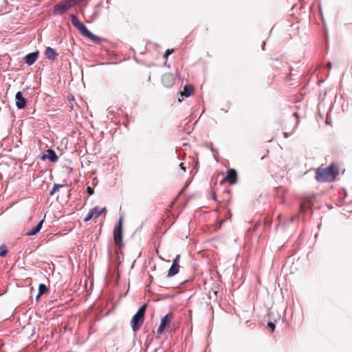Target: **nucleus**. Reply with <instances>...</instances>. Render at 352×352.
<instances>
[{"label":"nucleus","mask_w":352,"mask_h":352,"mask_svg":"<svg viewBox=\"0 0 352 352\" xmlns=\"http://www.w3.org/2000/svg\"><path fill=\"white\" fill-rule=\"evenodd\" d=\"M146 309V305H144L138 309L136 314L133 316L132 320L131 321V325L134 332L138 331L141 328L144 322Z\"/></svg>","instance_id":"3"},{"label":"nucleus","mask_w":352,"mask_h":352,"mask_svg":"<svg viewBox=\"0 0 352 352\" xmlns=\"http://www.w3.org/2000/svg\"><path fill=\"white\" fill-rule=\"evenodd\" d=\"M105 210H106L105 208H100L96 206L94 208L91 209L90 210V212L93 213L94 219H96V218H98L100 215V214H102Z\"/></svg>","instance_id":"16"},{"label":"nucleus","mask_w":352,"mask_h":352,"mask_svg":"<svg viewBox=\"0 0 352 352\" xmlns=\"http://www.w3.org/2000/svg\"><path fill=\"white\" fill-rule=\"evenodd\" d=\"M38 52H34L27 54L25 57V62L28 65H32L37 60Z\"/></svg>","instance_id":"11"},{"label":"nucleus","mask_w":352,"mask_h":352,"mask_svg":"<svg viewBox=\"0 0 352 352\" xmlns=\"http://www.w3.org/2000/svg\"><path fill=\"white\" fill-rule=\"evenodd\" d=\"M45 55L50 60L53 61L57 57L58 54L56 53V52L54 49H53L50 47H47L45 49Z\"/></svg>","instance_id":"12"},{"label":"nucleus","mask_w":352,"mask_h":352,"mask_svg":"<svg viewBox=\"0 0 352 352\" xmlns=\"http://www.w3.org/2000/svg\"><path fill=\"white\" fill-rule=\"evenodd\" d=\"M294 218H296V217H292V218H291V221H293V219H294Z\"/></svg>","instance_id":"30"},{"label":"nucleus","mask_w":352,"mask_h":352,"mask_svg":"<svg viewBox=\"0 0 352 352\" xmlns=\"http://www.w3.org/2000/svg\"><path fill=\"white\" fill-rule=\"evenodd\" d=\"M162 82L165 87H169L175 83V78L172 74H166L162 76Z\"/></svg>","instance_id":"9"},{"label":"nucleus","mask_w":352,"mask_h":352,"mask_svg":"<svg viewBox=\"0 0 352 352\" xmlns=\"http://www.w3.org/2000/svg\"><path fill=\"white\" fill-rule=\"evenodd\" d=\"M172 318V313H168L161 319L160 324L157 330L158 334L162 333L165 329L169 327Z\"/></svg>","instance_id":"5"},{"label":"nucleus","mask_w":352,"mask_h":352,"mask_svg":"<svg viewBox=\"0 0 352 352\" xmlns=\"http://www.w3.org/2000/svg\"><path fill=\"white\" fill-rule=\"evenodd\" d=\"M69 17L71 19V22L72 25L77 28L84 36L90 38L91 40L95 42L100 41V38L91 32L86 26L79 21V19L74 15L70 14Z\"/></svg>","instance_id":"2"},{"label":"nucleus","mask_w":352,"mask_h":352,"mask_svg":"<svg viewBox=\"0 0 352 352\" xmlns=\"http://www.w3.org/2000/svg\"><path fill=\"white\" fill-rule=\"evenodd\" d=\"M65 185H63V184H55L53 186V188L52 189V190L50 192V195H54V193L60 188H63L64 187Z\"/></svg>","instance_id":"18"},{"label":"nucleus","mask_w":352,"mask_h":352,"mask_svg":"<svg viewBox=\"0 0 352 352\" xmlns=\"http://www.w3.org/2000/svg\"><path fill=\"white\" fill-rule=\"evenodd\" d=\"M72 5L73 6H76V5H79L80 3H86V0H71Z\"/></svg>","instance_id":"20"},{"label":"nucleus","mask_w":352,"mask_h":352,"mask_svg":"<svg viewBox=\"0 0 352 352\" xmlns=\"http://www.w3.org/2000/svg\"><path fill=\"white\" fill-rule=\"evenodd\" d=\"M87 193L89 195H91L94 194V188H92L90 186H88L87 188Z\"/></svg>","instance_id":"23"},{"label":"nucleus","mask_w":352,"mask_h":352,"mask_svg":"<svg viewBox=\"0 0 352 352\" xmlns=\"http://www.w3.org/2000/svg\"><path fill=\"white\" fill-rule=\"evenodd\" d=\"M307 207L305 206L303 204H301V206H300V211H301V212H305L307 211Z\"/></svg>","instance_id":"25"},{"label":"nucleus","mask_w":352,"mask_h":352,"mask_svg":"<svg viewBox=\"0 0 352 352\" xmlns=\"http://www.w3.org/2000/svg\"><path fill=\"white\" fill-rule=\"evenodd\" d=\"M8 252V250L6 245H3L0 246V256H5Z\"/></svg>","instance_id":"19"},{"label":"nucleus","mask_w":352,"mask_h":352,"mask_svg":"<svg viewBox=\"0 0 352 352\" xmlns=\"http://www.w3.org/2000/svg\"><path fill=\"white\" fill-rule=\"evenodd\" d=\"M173 52V50H167L166 52H165V54L164 55V56L165 58H167L168 56H169L172 52Z\"/></svg>","instance_id":"24"},{"label":"nucleus","mask_w":352,"mask_h":352,"mask_svg":"<svg viewBox=\"0 0 352 352\" xmlns=\"http://www.w3.org/2000/svg\"><path fill=\"white\" fill-rule=\"evenodd\" d=\"M94 217H93V213L92 212H90V211L88 212V214H87V216L85 217L84 221L85 222H87L89 221H90L91 219H93Z\"/></svg>","instance_id":"21"},{"label":"nucleus","mask_w":352,"mask_h":352,"mask_svg":"<svg viewBox=\"0 0 352 352\" xmlns=\"http://www.w3.org/2000/svg\"><path fill=\"white\" fill-rule=\"evenodd\" d=\"M180 259V256L177 255L175 258H174L172 265L170 266L167 276L168 277H172L175 275H176L179 272V261Z\"/></svg>","instance_id":"7"},{"label":"nucleus","mask_w":352,"mask_h":352,"mask_svg":"<svg viewBox=\"0 0 352 352\" xmlns=\"http://www.w3.org/2000/svg\"><path fill=\"white\" fill-rule=\"evenodd\" d=\"M46 158L52 162H55L58 160V157L56 153L52 149L47 150V154L43 155V159Z\"/></svg>","instance_id":"13"},{"label":"nucleus","mask_w":352,"mask_h":352,"mask_svg":"<svg viewBox=\"0 0 352 352\" xmlns=\"http://www.w3.org/2000/svg\"><path fill=\"white\" fill-rule=\"evenodd\" d=\"M43 220H41L38 224L37 226L34 228L32 230H31L30 231H29L28 233H27V235L28 236H33V235H35L38 232H39V231L41 230V228H42V226H43Z\"/></svg>","instance_id":"14"},{"label":"nucleus","mask_w":352,"mask_h":352,"mask_svg":"<svg viewBox=\"0 0 352 352\" xmlns=\"http://www.w3.org/2000/svg\"><path fill=\"white\" fill-rule=\"evenodd\" d=\"M327 67L329 69H331V63H328L327 64Z\"/></svg>","instance_id":"27"},{"label":"nucleus","mask_w":352,"mask_h":352,"mask_svg":"<svg viewBox=\"0 0 352 352\" xmlns=\"http://www.w3.org/2000/svg\"><path fill=\"white\" fill-rule=\"evenodd\" d=\"M338 175V168L335 165L331 164L324 168H319L316 174V179L320 182H331L335 180Z\"/></svg>","instance_id":"1"},{"label":"nucleus","mask_w":352,"mask_h":352,"mask_svg":"<svg viewBox=\"0 0 352 352\" xmlns=\"http://www.w3.org/2000/svg\"><path fill=\"white\" fill-rule=\"evenodd\" d=\"M226 179L230 184H234L236 182L237 175L234 169H229L227 172Z\"/></svg>","instance_id":"10"},{"label":"nucleus","mask_w":352,"mask_h":352,"mask_svg":"<svg viewBox=\"0 0 352 352\" xmlns=\"http://www.w3.org/2000/svg\"><path fill=\"white\" fill-rule=\"evenodd\" d=\"M179 166H180V168H181L184 171H186V167H185V166H184V164H183V163H181V164H179Z\"/></svg>","instance_id":"26"},{"label":"nucleus","mask_w":352,"mask_h":352,"mask_svg":"<svg viewBox=\"0 0 352 352\" xmlns=\"http://www.w3.org/2000/svg\"><path fill=\"white\" fill-rule=\"evenodd\" d=\"M40 297H41V296H38V294H37V296H36V300H38V299H39V298H40Z\"/></svg>","instance_id":"28"},{"label":"nucleus","mask_w":352,"mask_h":352,"mask_svg":"<svg viewBox=\"0 0 352 352\" xmlns=\"http://www.w3.org/2000/svg\"><path fill=\"white\" fill-rule=\"evenodd\" d=\"M264 47H265V43H263V45H262V50H264Z\"/></svg>","instance_id":"29"},{"label":"nucleus","mask_w":352,"mask_h":352,"mask_svg":"<svg viewBox=\"0 0 352 352\" xmlns=\"http://www.w3.org/2000/svg\"><path fill=\"white\" fill-rule=\"evenodd\" d=\"M16 106L19 109H24L26 106V100L23 96L21 91H18L15 95Z\"/></svg>","instance_id":"8"},{"label":"nucleus","mask_w":352,"mask_h":352,"mask_svg":"<svg viewBox=\"0 0 352 352\" xmlns=\"http://www.w3.org/2000/svg\"><path fill=\"white\" fill-rule=\"evenodd\" d=\"M192 90L193 87L191 85H186L184 87V91L180 92L181 96L186 98L189 97L191 95Z\"/></svg>","instance_id":"15"},{"label":"nucleus","mask_w":352,"mask_h":352,"mask_svg":"<svg viewBox=\"0 0 352 352\" xmlns=\"http://www.w3.org/2000/svg\"><path fill=\"white\" fill-rule=\"evenodd\" d=\"M267 327L273 331L275 329V324L272 322H269L267 323Z\"/></svg>","instance_id":"22"},{"label":"nucleus","mask_w":352,"mask_h":352,"mask_svg":"<svg viewBox=\"0 0 352 352\" xmlns=\"http://www.w3.org/2000/svg\"><path fill=\"white\" fill-rule=\"evenodd\" d=\"M72 3L71 0H63L58 2L54 7V13L55 14H62L66 12L74 7Z\"/></svg>","instance_id":"4"},{"label":"nucleus","mask_w":352,"mask_h":352,"mask_svg":"<svg viewBox=\"0 0 352 352\" xmlns=\"http://www.w3.org/2000/svg\"><path fill=\"white\" fill-rule=\"evenodd\" d=\"M48 289L45 284H40L38 286V296H42L47 292Z\"/></svg>","instance_id":"17"},{"label":"nucleus","mask_w":352,"mask_h":352,"mask_svg":"<svg viewBox=\"0 0 352 352\" xmlns=\"http://www.w3.org/2000/svg\"><path fill=\"white\" fill-rule=\"evenodd\" d=\"M122 217H120L118 228L114 230L113 237L116 245H120L122 243Z\"/></svg>","instance_id":"6"}]
</instances>
